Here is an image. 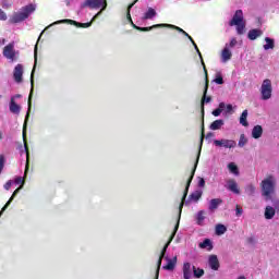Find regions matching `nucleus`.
<instances>
[{"label":"nucleus","instance_id":"f257e3e1","mask_svg":"<svg viewBox=\"0 0 279 279\" xmlns=\"http://www.w3.org/2000/svg\"><path fill=\"white\" fill-rule=\"evenodd\" d=\"M82 8H90V10H99L100 11L92 19L90 22L88 23H80L73 20H59L57 22H53L50 24L46 29H49V27H53V25H62V23H70V25H75L76 27H90L93 25L94 21H97L99 16L105 12L106 8H108V1L107 0H86L83 4Z\"/></svg>","mask_w":279,"mask_h":279},{"label":"nucleus","instance_id":"4d7b16f0","mask_svg":"<svg viewBox=\"0 0 279 279\" xmlns=\"http://www.w3.org/2000/svg\"><path fill=\"white\" fill-rule=\"evenodd\" d=\"M213 136H215V134L208 133V134L206 135V138H213Z\"/></svg>","mask_w":279,"mask_h":279},{"label":"nucleus","instance_id":"f704fd0d","mask_svg":"<svg viewBox=\"0 0 279 279\" xmlns=\"http://www.w3.org/2000/svg\"><path fill=\"white\" fill-rule=\"evenodd\" d=\"M238 145L239 147H245V145H247V137H245V134L240 136Z\"/></svg>","mask_w":279,"mask_h":279},{"label":"nucleus","instance_id":"bb28decb","mask_svg":"<svg viewBox=\"0 0 279 279\" xmlns=\"http://www.w3.org/2000/svg\"><path fill=\"white\" fill-rule=\"evenodd\" d=\"M265 43H266V45H264L265 51H269V49H274V47H276V41L270 37H266Z\"/></svg>","mask_w":279,"mask_h":279},{"label":"nucleus","instance_id":"3c124183","mask_svg":"<svg viewBox=\"0 0 279 279\" xmlns=\"http://www.w3.org/2000/svg\"><path fill=\"white\" fill-rule=\"evenodd\" d=\"M227 114H231L232 113V105H227V108L225 109Z\"/></svg>","mask_w":279,"mask_h":279},{"label":"nucleus","instance_id":"09e8293b","mask_svg":"<svg viewBox=\"0 0 279 279\" xmlns=\"http://www.w3.org/2000/svg\"><path fill=\"white\" fill-rule=\"evenodd\" d=\"M227 106H228V105H226V102H220L219 106H218V108H219V110H220L221 112H223V110H226Z\"/></svg>","mask_w":279,"mask_h":279},{"label":"nucleus","instance_id":"1a4fd4ad","mask_svg":"<svg viewBox=\"0 0 279 279\" xmlns=\"http://www.w3.org/2000/svg\"><path fill=\"white\" fill-rule=\"evenodd\" d=\"M13 184H21L20 187H17L11 198L8 201V203L5 204V206L1 209V210H5L8 208V206H10V204L12 203V199H14V197H16V194L21 191V189H23V186H25V178L23 177H16L13 181Z\"/></svg>","mask_w":279,"mask_h":279},{"label":"nucleus","instance_id":"5fc2aeb1","mask_svg":"<svg viewBox=\"0 0 279 279\" xmlns=\"http://www.w3.org/2000/svg\"><path fill=\"white\" fill-rule=\"evenodd\" d=\"M34 71H35V68L33 69L32 75H31V82H32V84H34Z\"/></svg>","mask_w":279,"mask_h":279},{"label":"nucleus","instance_id":"cd10ccee","mask_svg":"<svg viewBox=\"0 0 279 279\" xmlns=\"http://www.w3.org/2000/svg\"><path fill=\"white\" fill-rule=\"evenodd\" d=\"M221 199L220 198H214L209 202V210H217L219 206H221Z\"/></svg>","mask_w":279,"mask_h":279},{"label":"nucleus","instance_id":"e433bc0d","mask_svg":"<svg viewBox=\"0 0 279 279\" xmlns=\"http://www.w3.org/2000/svg\"><path fill=\"white\" fill-rule=\"evenodd\" d=\"M29 112H32V92H31V95H29V98H28V110H27V113H26L25 123H27V119H29Z\"/></svg>","mask_w":279,"mask_h":279},{"label":"nucleus","instance_id":"58836bf2","mask_svg":"<svg viewBox=\"0 0 279 279\" xmlns=\"http://www.w3.org/2000/svg\"><path fill=\"white\" fill-rule=\"evenodd\" d=\"M214 82L215 84H223V76H221L220 72L216 74Z\"/></svg>","mask_w":279,"mask_h":279},{"label":"nucleus","instance_id":"7ed1b4c3","mask_svg":"<svg viewBox=\"0 0 279 279\" xmlns=\"http://www.w3.org/2000/svg\"><path fill=\"white\" fill-rule=\"evenodd\" d=\"M180 217H182V211L178 213V219H177V225L174 226V230H173L168 243L163 246V248L161 251V255L159 256V259L157 263V270H156L155 279H158V277L160 276V266L162 265V259L165 258V254H167V248L169 247V245H171V241H173V239L175 238V234L178 232V229L180 228Z\"/></svg>","mask_w":279,"mask_h":279},{"label":"nucleus","instance_id":"6ab92c4d","mask_svg":"<svg viewBox=\"0 0 279 279\" xmlns=\"http://www.w3.org/2000/svg\"><path fill=\"white\" fill-rule=\"evenodd\" d=\"M208 265H209L210 269H213L214 271L219 270V258H217V255L209 256Z\"/></svg>","mask_w":279,"mask_h":279},{"label":"nucleus","instance_id":"c9c22d12","mask_svg":"<svg viewBox=\"0 0 279 279\" xmlns=\"http://www.w3.org/2000/svg\"><path fill=\"white\" fill-rule=\"evenodd\" d=\"M276 216V210H266L264 214L265 219H274Z\"/></svg>","mask_w":279,"mask_h":279},{"label":"nucleus","instance_id":"2eb2a0df","mask_svg":"<svg viewBox=\"0 0 279 279\" xmlns=\"http://www.w3.org/2000/svg\"><path fill=\"white\" fill-rule=\"evenodd\" d=\"M204 194V192L202 190H195L187 199V203L190 204H197V202H199V199H202V195Z\"/></svg>","mask_w":279,"mask_h":279},{"label":"nucleus","instance_id":"864d4df0","mask_svg":"<svg viewBox=\"0 0 279 279\" xmlns=\"http://www.w3.org/2000/svg\"><path fill=\"white\" fill-rule=\"evenodd\" d=\"M21 94H16L14 96L11 97V101H16V99H21Z\"/></svg>","mask_w":279,"mask_h":279},{"label":"nucleus","instance_id":"f8f14e48","mask_svg":"<svg viewBox=\"0 0 279 279\" xmlns=\"http://www.w3.org/2000/svg\"><path fill=\"white\" fill-rule=\"evenodd\" d=\"M13 80L16 84H21L23 82V64L15 65L13 70Z\"/></svg>","mask_w":279,"mask_h":279},{"label":"nucleus","instance_id":"72a5a7b5","mask_svg":"<svg viewBox=\"0 0 279 279\" xmlns=\"http://www.w3.org/2000/svg\"><path fill=\"white\" fill-rule=\"evenodd\" d=\"M245 193H246V195H254V193H256V187L252 184H248L245 187Z\"/></svg>","mask_w":279,"mask_h":279},{"label":"nucleus","instance_id":"37998d69","mask_svg":"<svg viewBox=\"0 0 279 279\" xmlns=\"http://www.w3.org/2000/svg\"><path fill=\"white\" fill-rule=\"evenodd\" d=\"M13 184H14V181L9 180V181L4 184L5 191H10V189L12 187Z\"/></svg>","mask_w":279,"mask_h":279},{"label":"nucleus","instance_id":"f03ea898","mask_svg":"<svg viewBox=\"0 0 279 279\" xmlns=\"http://www.w3.org/2000/svg\"><path fill=\"white\" fill-rule=\"evenodd\" d=\"M138 0H135L131 5H129V11L132 10V8H134V4L137 3ZM128 19L130 21V23L133 25V27H135V29H140L141 32H151V29H156V27H170L171 29H177V32H180V34H183L184 36H186L189 38V40H191L192 45L194 46L195 50L197 51L201 60L202 59V52H199V48H197V44H195V40H193V37H191V35H189V33H186V31L180 28L179 26H175L173 24H156L153 25L150 27H138L135 26L134 22H132V16L130 15V12H128Z\"/></svg>","mask_w":279,"mask_h":279},{"label":"nucleus","instance_id":"bf43d9fd","mask_svg":"<svg viewBox=\"0 0 279 279\" xmlns=\"http://www.w3.org/2000/svg\"><path fill=\"white\" fill-rule=\"evenodd\" d=\"M238 279H245V276H241V277H239Z\"/></svg>","mask_w":279,"mask_h":279},{"label":"nucleus","instance_id":"c756f323","mask_svg":"<svg viewBox=\"0 0 279 279\" xmlns=\"http://www.w3.org/2000/svg\"><path fill=\"white\" fill-rule=\"evenodd\" d=\"M223 120H215L211 124H210V130H221V128H223Z\"/></svg>","mask_w":279,"mask_h":279},{"label":"nucleus","instance_id":"ea45409f","mask_svg":"<svg viewBox=\"0 0 279 279\" xmlns=\"http://www.w3.org/2000/svg\"><path fill=\"white\" fill-rule=\"evenodd\" d=\"M3 167H5V156L0 155V173L3 171Z\"/></svg>","mask_w":279,"mask_h":279},{"label":"nucleus","instance_id":"393cba45","mask_svg":"<svg viewBox=\"0 0 279 279\" xmlns=\"http://www.w3.org/2000/svg\"><path fill=\"white\" fill-rule=\"evenodd\" d=\"M201 250H207V252H210L213 250V242L210 239H205L203 242L198 244Z\"/></svg>","mask_w":279,"mask_h":279},{"label":"nucleus","instance_id":"b1692460","mask_svg":"<svg viewBox=\"0 0 279 279\" xmlns=\"http://www.w3.org/2000/svg\"><path fill=\"white\" fill-rule=\"evenodd\" d=\"M9 109L12 114H21V106H19L14 100H10Z\"/></svg>","mask_w":279,"mask_h":279},{"label":"nucleus","instance_id":"a19ab883","mask_svg":"<svg viewBox=\"0 0 279 279\" xmlns=\"http://www.w3.org/2000/svg\"><path fill=\"white\" fill-rule=\"evenodd\" d=\"M236 38H231L230 43L229 44H226L225 46H229V49H232L234 47H236Z\"/></svg>","mask_w":279,"mask_h":279},{"label":"nucleus","instance_id":"c85d7f7f","mask_svg":"<svg viewBox=\"0 0 279 279\" xmlns=\"http://www.w3.org/2000/svg\"><path fill=\"white\" fill-rule=\"evenodd\" d=\"M240 124L243 125L244 128H247V125H250V123L247 122V109H245L241 117H240Z\"/></svg>","mask_w":279,"mask_h":279},{"label":"nucleus","instance_id":"473e14b6","mask_svg":"<svg viewBox=\"0 0 279 279\" xmlns=\"http://www.w3.org/2000/svg\"><path fill=\"white\" fill-rule=\"evenodd\" d=\"M192 269H193L194 278H202V276H204V269L196 268L195 266H193Z\"/></svg>","mask_w":279,"mask_h":279},{"label":"nucleus","instance_id":"f3484780","mask_svg":"<svg viewBox=\"0 0 279 279\" xmlns=\"http://www.w3.org/2000/svg\"><path fill=\"white\" fill-rule=\"evenodd\" d=\"M207 220H208V214L206 211L201 210L196 214L197 226H206Z\"/></svg>","mask_w":279,"mask_h":279},{"label":"nucleus","instance_id":"dca6fc26","mask_svg":"<svg viewBox=\"0 0 279 279\" xmlns=\"http://www.w3.org/2000/svg\"><path fill=\"white\" fill-rule=\"evenodd\" d=\"M226 187L228 189V191H231V193H235V195H239V193H241V191L239 190V184L236 183V181H234V179L228 180Z\"/></svg>","mask_w":279,"mask_h":279},{"label":"nucleus","instance_id":"9b49d317","mask_svg":"<svg viewBox=\"0 0 279 279\" xmlns=\"http://www.w3.org/2000/svg\"><path fill=\"white\" fill-rule=\"evenodd\" d=\"M214 145L216 147H225V149H234L236 147V142L233 140H215Z\"/></svg>","mask_w":279,"mask_h":279},{"label":"nucleus","instance_id":"423d86ee","mask_svg":"<svg viewBox=\"0 0 279 279\" xmlns=\"http://www.w3.org/2000/svg\"><path fill=\"white\" fill-rule=\"evenodd\" d=\"M260 186L264 197H271L274 191H276V177H267L262 181Z\"/></svg>","mask_w":279,"mask_h":279},{"label":"nucleus","instance_id":"680f3d73","mask_svg":"<svg viewBox=\"0 0 279 279\" xmlns=\"http://www.w3.org/2000/svg\"><path fill=\"white\" fill-rule=\"evenodd\" d=\"M3 215V211H0V217Z\"/></svg>","mask_w":279,"mask_h":279},{"label":"nucleus","instance_id":"4468645a","mask_svg":"<svg viewBox=\"0 0 279 279\" xmlns=\"http://www.w3.org/2000/svg\"><path fill=\"white\" fill-rule=\"evenodd\" d=\"M25 124H24V129H23V141H24V149L26 153V167H25V174L24 178H27V171L29 170V148H27V141L25 140Z\"/></svg>","mask_w":279,"mask_h":279},{"label":"nucleus","instance_id":"79ce46f5","mask_svg":"<svg viewBox=\"0 0 279 279\" xmlns=\"http://www.w3.org/2000/svg\"><path fill=\"white\" fill-rule=\"evenodd\" d=\"M0 21H8V14L2 9H0Z\"/></svg>","mask_w":279,"mask_h":279},{"label":"nucleus","instance_id":"20e7f679","mask_svg":"<svg viewBox=\"0 0 279 279\" xmlns=\"http://www.w3.org/2000/svg\"><path fill=\"white\" fill-rule=\"evenodd\" d=\"M229 25L231 27L235 26L236 34H239V36L243 35L245 33V20L243 19V11L242 10L235 11V13H234L232 20L230 21Z\"/></svg>","mask_w":279,"mask_h":279},{"label":"nucleus","instance_id":"e2e57ef3","mask_svg":"<svg viewBox=\"0 0 279 279\" xmlns=\"http://www.w3.org/2000/svg\"><path fill=\"white\" fill-rule=\"evenodd\" d=\"M2 136H1V132H0V141H1Z\"/></svg>","mask_w":279,"mask_h":279},{"label":"nucleus","instance_id":"052dcab7","mask_svg":"<svg viewBox=\"0 0 279 279\" xmlns=\"http://www.w3.org/2000/svg\"><path fill=\"white\" fill-rule=\"evenodd\" d=\"M235 210H241V207L236 206Z\"/></svg>","mask_w":279,"mask_h":279},{"label":"nucleus","instance_id":"6e6552de","mask_svg":"<svg viewBox=\"0 0 279 279\" xmlns=\"http://www.w3.org/2000/svg\"><path fill=\"white\" fill-rule=\"evenodd\" d=\"M2 56L11 62L19 58V51L14 48V43H10L3 48Z\"/></svg>","mask_w":279,"mask_h":279},{"label":"nucleus","instance_id":"a878e982","mask_svg":"<svg viewBox=\"0 0 279 279\" xmlns=\"http://www.w3.org/2000/svg\"><path fill=\"white\" fill-rule=\"evenodd\" d=\"M252 136L256 140L260 138L263 136V126L255 125L252 130Z\"/></svg>","mask_w":279,"mask_h":279},{"label":"nucleus","instance_id":"8fccbe9b","mask_svg":"<svg viewBox=\"0 0 279 279\" xmlns=\"http://www.w3.org/2000/svg\"><path fill=\"white\" fill-rule=\"evenodd\" d=\"M64 3L68 8H71V5H73V3H75V0H64Z\"/></svg>","mask_w":279,"mask_h":279},{"label":"nucleus","instance_id":"de8ad7c7","mask_svg":"<svg viewBox=\"0 0 279 279\" xmlns=\"http://www.w3.org/2000/svg\"><path fill=\"white\" fill-rule=\"evenodd\" d=\"M241 215H243V210H236V211L233 214V219H239V217H241Z\"/></svg>","mask_w":279,"mask_h":279},{"label":"nucleus","instance_id":"5701e85b","mask_svg":"<svg viewBox=\"0 0 279 279\" xmlns=\"http://www.w3.org/2000/svg\"><path fill=\"white\" fill-rule=\"evenodd\" d=\"M263 36V31L258 28L251 29L247 34L248 40H256V38H260Z\"/></svg>","mask_w":279,"mask_h":279},{"label":"nucleus","instance_id":"a18cd8bd","mask_svg":"<svg viewBox=\"0 0 279 279\" xmlns=\"http://www.w3.org/2000/svg\"><path fill=\"white\" fill-rule=\"evenodd\" d=\"M198 186L201 189H204L206 186V181L204 180V178H199L198 180Z\"/></svg>","mask_w":279,"mask_h":279},{"label":"nucleus","instance_id":"412c9836","mask_svg":"<svg viewBox=\"0 0 279 279\" xmlns=\"http://www.w3.org/2000/svg\"><path fill=\"white\" fill-rule=\"evenodd\" d=\"M166 260H167V265L163 266V269H166V271H173L178 263V257H173V258L166 257Z\"/></svg>","mask_w":279,"mask_h":279},{"label":"nucleus","instance_id":"4be33fe9","mask_svg":"<svg viewBox=\"0 0 279 279\" xmlns=\"http://www.w3.org/2000/svg\"><path fill=\"white\" fill-rule=\"evenodd\" d=\"M157 12L154 10V8H148L147 11L144 13L142 20L143 21H151V19H156Z\"/></svg>","mask_w":279,"mask_h":279},{"label":"nucleus","instance_id":"ddd939ff","mask_svg":"<svg viewBox=\"0 0 279 279\" xmlns=\"http://www.w3.org/2000/svg\"><path fill=\"white\" fill-rule=\"evenodd\" d=\"M232 60V50H230L229 46H225L220 53V62L226 64V62H230Z\"/></svg>","mask_w":279,"mask_h":279},{"label":"nucleus","instance_id":"603ef678","mask_svg":"<svg viewBox=\"0 0 279 279\" xmlns=\"http://www.w3.org/2000/svg\"><path fill=\"white\" fill-rule=\"evenodd\" d=\"M222 111H220L219 108H217L216 110L213 111V116L214 117H219L221 114Z\"/></svg>","mask_w":279,"mask_h":279},{"label":"nucleus","instance_id":"2f4dec72","mask_svg":"<svg viewBox=\"0 0 279 279\" xmlns=\"http://www.w3.org/2000/svg\"><path fill=\"white\" fill-rule=\"evenodd\" d=\"M228 169L230 173H233V175H239V167H236L234 162H230L228 165Z\"/></svg>","mask_w":279,"mask_h":279},{"label":"nucleus","instance_id":"39448f33","mask_svg":"<svg viewBox=\"0 0 279 279\" xmlns=\"http://www.w3.org/2000/svg\"><path fill=\"white\" fill-rule=\"evenodd\" d=\"M34 12H36V4H28L22 8L20 12H15L11 19V22L22 23V21L29 19V14H34Z\"/></svg>","mask_w":279,"mask_h":279},{"label":"nucleus","instance_id":"13d9d810","mask_svg":"<svg viewBox=\"0 0 279 279\" xmlns=\"http://www.w3.org/2000/svg\"><path fill=\"white\" fill-rule=\"evenodd\" d=\"M5 45V39H0V47Z\"/></svg>","mask_w":279,"mask_h":279},{"label":"nucleus","instance_id":"7c9ffc66","mask_svg":"<svg viewBox=\"0 0 279 279\" xmlns=\"http://www.w3.org/2000/svg\"><path fill=\"white\" fill-rule=\"evenodd\" d=\"M226 232H228V228L223 225H217L216 226V234L218 236H221V234H226Z\"/></svg>","mask_w":279,"mask_h":279},{"label":"nucleus","instance_id":"4c0bfd02","mask_svg":"<svg viewBox=\"0 0 279 279\" xmlns=\"http://www.w3.org/2000/svg\"><path fill=\"white\" fill-rule=\"evenodd\" d=\"M265 210H279V199L274 201V207L267 206Z\"/></svg>","mask_w":279,"mask_h":279},{"label":"nucleus","instance_id":"aec40b11","mask_svg":"<svg viewBox=\"0 0 279 279\" xmlns=\"http://www.w3.org/2000/svg\"><path fill=\"white\" fill-rule=\"evenodd\" d=\"M202 64L205 71L206 75V85H205V90H204V98H203V104H210V97L206 98V93H208V71H206V64H204V60H202Z\"/></svg>","mask_w":279,"mask_h":279},{"label":"nucleus","instance_id":"6e6d98bb","mask_svg":"<svg viewBox=\"0 0 279 279\" xmlns=\"http://www.w3.org/2000/svg\"><path fill=\"white\" fill-rule=\"evenodd\" d=\"M203 144H204V133H202L199 149H202V145H203Z\"/></svg>","mask_w":279,"mask_h":279},{"label":"nucleus","instance_id":"49530a36","mask_svg":"<svg viewBox=\"0 0 279 279\" xmlns=\"http://www.w3.org/2000/svg\"><path fill=\"white\" fill-rule=\"evenodd\" d=\"M34 58H35V66H36V62H38V46H35Z\"/></svg>","mask_w":279,"mask_h":279},{"label":"nucleus","instance_id":"9d476101","mask_svg":"<svg viewBox=\"0 0 279 279\" xmlns=\"http://www.w3.org/2000/svg\"><path fill=\"white\" fill-rule=\"evenodd\" d=\"M198 160H199V153H198V156H197V160H196L194 170H193L191 177L189 178V180L186 182L185 190H184L183 197H182V202H181V204L179 206V210H182V208L184 206V199H186V195H189V189L191 187V182H193V177L195 175V169H197Z\"/></svg>","mask_w":279,"mask_h":279},{"label":"nucleus","instance_id":"0eeeda50","mask_svg":"<svg viewBox=\"0 0 279 279\" xmlns=\"http://www.w3.org/2000/svg\"><path fill=\"white\" fill-rule=\"evenodd\" d=\"M260 97L263 101H269L271 99V95L274 93V87L271 85V80L266 78L263 81L259 88Z\"/></svg>","mask_w":279,"mask_h":279},{"label":"nucleus","instance_id":"a211bd4d","mask_svg":"<svg viewBox=\"0 0 279 279\" xmlns=\"http://www.w3.org/2000/svg\"><path fill=\"white\" fill-rule=\"evenodd\" d=\"M193 277V266L191 263L185 262L183 264V278L184 279H191Z\"/></svg>","mask_w":279,"mask_h":279},{"label":"nucleus","instance_id":"c03bdc74","mask_svg":"<svg viewBox=\"0 0 279 279\" xmlns=\"http://www.w3.org/2000/svg\"><path fill=\"white\" fill-rule=\"evenodd\" d=\"M1 7L4 8V10H8L9 8H12V4L4 0L1 2Z\"/></svg>","mask_w":279,"mask_h":279}]
</instances>
